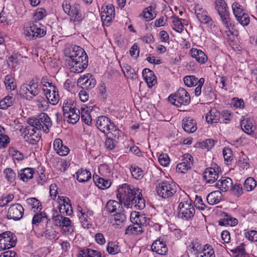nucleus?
<instances>
[{"label":"nucleus","mask_w":257,"mask_h":257,"mask_svg":"<svg viewBox=\"0 0 257 257\" xmlns=\"http://www.w3.org/2000/svg\"><path fill=\"white\" fill-rule=\"evenodd\" d=\"M151 248L153 251L161 255H165L168 251L166 243L160 239L154 241Z\"/></svg>","instance_id":"b1692460"},{"label":"nucleus","mask_w":257,"mask_h":257,"mask_svg":"<svg viewBox=\"0 0 257 257\" xmlns=\"http://www.w3.org/2000/svg\"><path fill=\"white\" fill-rule=\"evenodd\" d=\"M221 174V168L216 164H214L205 169L203 173V178L206 183L212 184L217 180Z\"/></svg>","instance_id":"f8f14e48"},{"label":"nucleus","mask_w":257,"mask_h":257,"mask_svg":"<svg viewBox=\"0 0 257 257\" xmlns=\"http://www.w3.org/2000/svg\"><path fill=\"white\" fill-rule=\"evenodd\" d=\"M182 127L188 133H193L197 130V124L193 118L186 117L182 120Z\"/></svg>","instance_id":"393cba45"},{"label":"nucleus","mask_w":257,"mask_h":257,"mask_svg":"<svg viewBox=\"0 0 257 257\" xmlns=\"http://www.w3.org/2000/svg\"><path fill=\"white\" fill-rule=\"evenodd\" d=\"M46 15V11L43 9H39L36 11L34 15L35 21H40L43 19Z\"/></svg>","instance_id":"e2e57ef3"},{"label":"nucleus","mask_w":257,"mask_h":257,"mask_svg":"<svg viewBox=\"0 0 257 257\" xmlns=\"http://www.w3.org/2000/svg\"><path fill=\"white\" fill-rule=\"evenodd\" d=\"M34 169L32 168H26L20 170L18 172V177L24 182H27L33 177Z\"/></svg>","instance_id":"c85d7f7f"},{"label":"nucleus","mask_w":257,"mask_h":257,"mask_svg":"<svg viewBox=\"0 0 257 257\" xmlns=\"http://www.w3.org/2000/svg\"><path fill=\"white\" fill-rule=\"evenodd\" d=\"M188 250L195 254H199L200 251L202 250L201 243L197 239H193L188 246Z\"/></svg>","instance_id":"ea45409f"},{"label":"nucleus","mask_w":257,"mask_h":257,"mask_svg":"<svg viewBox=\"0 0 257 257\" xmlns=\"http://www.w3.org/2000/svg\"><path fill=\"white\" fill-rule=\"evenodd\" d=\"M156 191L160 197L167 199L172 197L175 194L176 187L172 182L163 181L157 185Z\"/></svg>","instance_id":"0eeeda50"},{"label":"nucleus","mask_w":257,"mask_h":257,"mask_svg":"<svg viewBox=\"0 0 257 257\" xmlns=\"http://www.w3.org/2000/svg\"><path fill=\"white\" fill-rule=\"evenodd\" d=\"M195 12L198 20L201 23L209 24L212 22L211 19L207 15L206 12L203 11L202 9L196 7Z\"/></svg>","instance_id":"f704fd0d"},{"label":"nucleus","mask_w":257,"mask_h":257,"mask_svg":"<svg viewBox=\"0 0 257 257\" xmlns=\"http://www.w3.org/2000/svg\"><path fill=\"white\" fill-rule=\"evenodd\" d=\"M77 211L83 228H89L91 225V217L93 216V211L89 209L83 204H79L77 205Z\"/></svg>","instance_id":"1a4fd4ad"},{"label":"nucleus","mask_w":257,"mask_h":257,"mask_svg":"<svg viewBox=\"0 0 257 257\" xmlns=\"http://www.w3.org/2000/svg\"><path fill=\"white\" fill-rule=\"evenodd\" d=\"M93 180L95 185L101 189H105L109 187L111 182L107 179L99 177L97 175H94Z\"/></svg>","instance_id":"2f4dec72"},{"label":"nucleus","mask_w":257,"mask_h":257,"mask_svg":"<svg viewBox=\"0 0 257 257\" xmlns=\"http://www.w3.org/2000/svg\"><path fill=\"white\" fill-rule=\"evenodd\" d=\"M222 193L220 191H214L210 193L207 196L206 199L210 205L218 203L221 200Z\"/></svg>","instance_id":"72a5a7b5"},{"label":"nucleus","mask_w":257,"mask_h":257,"mask_svg":"<svg viewBox=\"0 0 257 257\" xmlns=\"http://www.w3.org/2000/svg\"><path fill=\"white\" fill-rule=\"evenodd\" d=\"M24 209L20 204L16 203L12 205L8 210V217L9 219H13L18 220L23 216Z\"/></svg>","instance_id":"f3484780"},{"label":"nucleus","mask_w":257,"mask_h":257,"mask_svg":"<svg viewBox=\"0 0 257 257\" xmlns=\"http://www.w3.org/2000/svg\"><path fill=\"white\" fill-rule=\"evenodd\" d=\"M135 217L134 218V224L129 225L125 229V234L131 235H139L143 231V226L146 223L145 217L144 215L139 214V213H135Z\"/></svg>","instance_id":"6e6552de"},{"label":"nucleus","mask_w":257,"mask_h":257,"mask_svg":"<svg viewBox=\"0 0 257 257\" xmlns=\"http://www.w3.org/2000/svg\"><path fill=\"white\" fill-rule=\"evenodd\" d=\"M193 163L192 156L190 154H185L183 156L182 162L177 165L176 170L178 172L185 173L191 168Z\"/></svg>","instance_id":"6ab92c4d"},{"label":"nucleus","mask_w":257,"mask_h":257,"mask_svg":"<svg viewBox=\"0 0 257 257\" xmlns=\"http://www.w3.org/2000/svg\"><path fill=\"white\" fill-rule=\"evenodd\" d=\"M158 161L162 166L165 167L168 166L170 163V159L167 154H161L158 158Z\"/></svg>","instance_id":"680f3d73"},{"label":"nucleus","mask_w":257,"mask_h":257,"mask_svg":"<svg viewBox=\"0 0 257 257\" xmlns=\"http://www.w3.org/2000/svg\"><path fill=\"white\" fill-rule=\"evenodd\" d=\"M126 221V216L124 211H120L114 214L110 218V223L116 228H121Z\"/></svg>","instance_id":"5701e85b"},{"label":"nucleus","mask_w":257,"mask_h":257,"mask_svg":"<svg viewBox=\"0 0 257 257\" xmlns=\"http://www.w3.org/2000/svg\"><path fill=\"white\" fill-rule=\"evenodd\" d=\"M232 185V180L230 178L226 177H222L216 184V187L219 188L222 192L228 191Z\"/></svg>","instance_id":"bb28decb"},{"label":"nucleus","mask_w":257,"mask_h":257,"mask_svg":"<svg viewBox=\"0 0 257 257\" xmlns=\"http://www.w3.org/2000/svg\"><path fill=\"white\" fill-rule=\"evenodd\" d=\"M17 243L16 236L10 231H6L0 234V250L10 249Z\"/></svg>","instance_id":"9b49d317"},{"label":"nucleus","mask_w":257,"mask_h":257,"mask_svg":"<svg viewBox=\"0 0 257 257\" xmlns=\"http://www.w3.org/2000/svg\"><path fill=\"white\" fill-rule=\"evenodd\" d=\"M121 131L117 128L113 124L110 127V131L107 132L106 135H107V136H108V137L115 140L118 139L119 137H121Z\"/></svg>","instance_id":"de8ad7c7"},{"label":"nucleus","mask_w":257,"mask_h":257,"mask_svg":"<svg viewBox=\"0 0 257 257\" xmlns=\"http://www.w3.org/2000/svg\"><path fill=\"white\" fill-rule=\"evenodd\" d=\"M143 16L144 18L147 21H150L154 19L156 16L155 11H153L152 7H148L144 10L143 14H141V16Z\"/></svg>","instance_id":"09e8293b"},{"label":"nucleus","mask_w":257,"mask_h":257,"mask_svg":"<svg viewBox=\"0 0 257 257\" xmlns=\"http://www.w3.org/2000/svg\"><path fill=\"white\" fill-rule=\"evenodd\" d=\"M245 236L248 240L252 241H257V231L251 230L245 233Z\"/></svg>","instance_id":"774afa93"},{"label":"nucleus","mask_w":257,"mask_h":257,"mask_svg":"<svg viewBox=\"0 0 257 257\" xmlns=\"http://www.w3.org/2000/svg\"><path fill=\"white\" fill-rule=\"evenodd\" d=\"M113 124V123L111 122L110 119L105 116L98 117L96 121L97 127L105 134L110 131V128Z\"/></svg>","instance_id":"aec40b11"},{"label":"nucleus","mask_w":257,"mask_h":257,"mask_svg":"<svg viewBox=\"0 0 257 257\" xmlns=\"http://www.w3.org/2000/svg\"><path fill=\"white\" fill-rule=\"evenodd\" d=\"M117 198L126 207L142 210L145 207V201L143 198L142 190L127 184H123L118 189Z\"/></svg>","instance_id":"f257e3e1"},{"label":"nucleus","mask_w":257,"mask_h":257,"mask_svg":"<svg viewBox=\"0 0 257 257\" xmlns=\"http://www.w3.org/2000/svg\"><path fill=\"white\" fill-rule=\"evenodd\" d=\"M9 152L14 160L22 161L24 159L23 154L15 148H9Z\"/></svg>","instance_id":"603ef678"},{"label":"nucleus","mask_w":257,"mask_h":257,"mask_svg":"<svg viewBox=\"0 0 257 257\" xmlns=\"http://www.w3.org/2000/svg\"><path fill=\"white\" fill-rule=\"evenodd\" d=\"M36 102L37 106L41 110H46L49 107V101L42 96L38 97Z\"/></svg>","instance_id":"3c124183"},{"label":"nucleus","mask_w":257,"mask_h":257,"mask_svg":"<svg viewBox=\"0 0 257 257\" xmlns=\"http://www.w3.org/2000/svg\"><path fill=\"white\" fill-rule=\"evenodd\" d=\"M232 9L233 14L235 18H239V16L245 14L243 12L242 6L237 2H234L232 4Z\"/></svg>","instance_id":"5fc2aeb1"},{"label":"nucleus","mask_w":257,"mask_h":257,"mask_svg":"<svg viewBox=\"0 0 257 257\" xmlns=\"http://www.w3.org/2000/svg\"><path fill=\"white\" fill-rule=\"evenodd\" d=\"M231 190L233 193L237 197L240 196L243 193L241 185L238 183H236L233 186H231Z\"/></svg>","instance_id":"338daca9"},{"label":"nucleus","mask_w":257,"mask_h":257,"mask_svg":"<svg viewBox=\"0 0 257 257\" xmlns=\"http://www.w3.org/2000/svg\"><path fill=\"white\" fill-rule=\"evenodd\" d=\"M4 83L7 90H14L17 88L16 80L12 74H9L5 76Z\"/></svg>","instance_id":"4c0bfd02"},{"label":"nucleus","mask_w":257,"mask_h":257,"mask_svg":"<svg viewBox=\"0 0 257 257\" xmlns=\"http://www.w3.org/2000/svg\"><path fill=\"white\" fill-rule=\"evenodd\" d=\"M50 221V219H48L47 222V226L45 231L42 233V236L45 237L46 238L49 239H55L57 234V232L55 229L51 226L49 227L48 226V222Z\"/></svg>","instance_id":"79ce46f5"},{"label":"nucleus","mask_w":257,"mask_h":257,"mask_svg":"<svg viewBox=\"0 0 257 257\" xmlns=\"http://www.w3.org/2000/svg\"><path fill=\"white\" fill-rule=\"evenodd\" d=\"M238 165L243 170H247L250 166L249 159L244 155H243L239 158Z\"/></svg>","instance_id":"4d7b16f0"},{"label":"nucleus","mask_w":257,"mask_h":257,"mask_svg":"<svg viewBox=\"0 0 257 257\" xmlns=\"http://www.w3.org/2000/svg\"><path fill=\"white\" fill-rule=\"evenodd\" d=\"M244 188L247 191L253 190L256 186V181L252 177H248L244 182Z\"/></svg>","instance_id":"a18cd8bd"},{"label":"nucleus","mask_w":257,"mask_h":257,"mask_svg":"<svg viewBox=\"0 0 257 257\" xmlns=\"http://www.w3.org/2000/svg\"><path fill=\"white\" fill-rule=\"evenodd\" d=\"M194 203L196 208L200 210H204L206 207V205L203 203L202 198L200 196H196Z\"/></svg>","instance_id":"69168bd1"},{"label":"nucleus","mask_w":257,"mask_h":257,"mask_svg":"<svg viewBox=\"0 0 257 257\" xmlns=\"http://www.w3.org/2000/svg\"><path fill=\"white\" fill-rule=\"evenodd\" d=\"M53 148L56 153L61 156L67 155L70 151L69 148L63 144L60 139H56L54 141Z\"/></svg>","instance_id":"4be33fe9"},{"label":"nucleus","mask_w":257,"mask_h":257,"mask_svg":"<svg viewBox=\"0 0 257 257\" xmlns=\"http://www.w3.org/2000/svg\"><path fill=\"white\" fill-rule=\"evenodd\" d=\"M40 92L37 79H32L29 84H23L20 88V93L28 100H32Z\"/></svg>","instance_id":"39448f33"},{"label":"nucleus","mask_w":257,"mask_h":257,"mask_svg":"<svg viewBox=\"0 0 257 257\" xmlns=\"http://www.w3.org/2000/svg\"><path fill=\"white\" fill-rule=\"evenodd\" d=\"M101 20L103 23H109L115 16L114 7L112 4L103 6L101 7Z\"/></svg>","instance_id":"a211bd4d"},{"label":"nucleus","mask_w":257,"mask_h":257,"mask_svg":"<svg viewBox=\"0 0 257 257\" xmlns=\"http://www.w3.org/2000/svg\"><path fill=\"white\" fill-rule=\"evenodd\" d=\"M132 176L136 180H140L144 176L143 171L142 169L136 165H131L130 167Z\"/></svg>","instance_id":"a19ab883"},{"label":"nucleus","mask_w":257,"mask_h":257,"mask_svg":"<svg viewBox=\"0 0 257 257\" xmlns=\"http://www.w3.org/2000/svg\"><path fill=\"white\" fill-rule=\"evenodd\" d=\"M45 95L49 102L53 105L56 104L59 100L58 90L56 86H51V89L43 88Z\"/></svg>","instance_id":"412c9836"},{"label":"nucleus","mask_w":257,"mask_h":257,"mask_svg":"<svg viewBox=\"0 0 257 257\" xmlns=\"http://www.w3.org/2000/svg\"><path fill=\"white\" fill-rule=\"evenodd\" d=\"M238 221L235 218L231 217L230 216L226 214L225 217L219 220V224L223 226L229 225L230 226H235L237 224Z\"/></svg>","instance_id":"c03bdc74"},{"label":"nucleus","mask_w":257,"mask_h":257,"mask_svg":"<svg viewBox=\"0 0 257 257\" xmlns=\"http://www.w3.org/2000/svg\"><path fill=\"white\" fill-rule=\"evenodd\" d=\"M27 204L34 209V211H40L42 209L40 201L36 198H29L26 200Z\"/></svg>","instance_id":"58836bf2"},{"label":"nucleus","mask_w":257,"mask_h":257,"mask_svg":"<svg viewBox=\"0 0 257 257\" xmlns=\"http://www.w3.org/2000/svg\"><path fill=\"white\" fill-rule=\"evenodd\" d=\"M24 33L28 40H32L44 36L46 31L45 26L39 22H30L25 27Z\"/></svg>","instance_id":"7ed1b4c3"},{"label":"nucleus","mask_w":257,"mask_h":257,"mask_svg":"<svg viewBox=\"0 0 257 257\" xmlns=\"http://www.w3.org/2000/svg\"><path fill=\"white\" fill-rule=\"evenodd\" d=\"M107 251L109 254L114 255L119 251V249L115 242H109L107 246Z\"/></svg>","instance_id":"052dcab7"},{"label":"nucleus","mask_w":257,"mask_h":257,"mask_svg":"<svg viewBox=\"0 0 257 257\" xmlns=\"http://www.w3.org/2000/svg\"><path fill=\"white\" fill-rule=\"evenodd\" d=\"M240 125L242 131L249 135H251L254 132L255 128L252 120L250 119H243L241 121Z\"/></svg>","instance_id":"473e14b6"},{"label":"nucleus","mask_w":257,"mask_h":257,"mask_svg":"<svg viewBox=\"0 0 257 257\" xmlns=\"http://www.w3.org/2000/svg\"><path fill=\"white\" fill-rule=\"evenodd\" d=\"M178 215L181 218L188 220L193 217L195 214V209L191 202H181L178 206Z\"/></svg>","instance_id":"ddd939ff"},{"label":"nucleus","mask_w":257,"mask_h":257,"mask_svg":"<svg viewBox=\"0 0 257 257\" xmlns=\"http://www.w3.org/2000/svg\"><path fill=\"white\" fill-rule=\"evenodd\" d=\"M169 101L177 107L188 105L191 100L188 92L183 88H180L174 94H171Z\"/></svg>","instance_id":"423d86ee"},{"label":"nucleus","mask_w":257,"mask_h":257,"mask_svg":"<svg viewBox=\"0 0 257 257\" xmlns=\"http://www.w3.org/2000/svg\"><path fill=\"white\" fill-rule=\"evenodd\" d=\"M77 257H101V254L97 250L86 248L79 250Z\"/></svg>","instance_id":"c9c22d12"},{"label":"nucleus","mask_w":257,"mask_h":257,"mask_svg":"<svg viewBox=\"0 0 257 257\" xmlns=\"http://www.w3.org/2000/svg\"><path fill=\"white\" fill-rule=\"evenodd\" d=\"M105 208L106 211L110 213H116L120 211H124L122 205L115 200L108 201L106 203Z\"/></svg>","instance_id":"cd10ccee"},{"label":"nucleus","mask_w":257,"mask_h":257,"mask_svg":"<svg viewBox=\"0 0 257 257\" xmlns=\"http://www.w3.org/2000/svg\"><path fill=\"white\" fill-rule=\"evenodd\" d=\"M45 218L47 219V216L45 213L42 212L39 213H36L33 218L32 224L33 225H38Z\"/></svg>","instance_id":"bf43d9fd"},{"label":"nucleus","mask_w":257,"mask_h":257,"mask_svg":"<svg viewBox=\"0 0 257 257\" xmlns=\"http://www.w3.org/2000/svg\"><path fill=\"white\" fill-rule=\"evenodd\" d=\"M206 120L209 123H216L219 122L220 119V112L216 109L213 108L207 113Z\"/></svg>","instance_id":"7c9ffc66"},{"label":"nucleus","mask_w":257,"mask_h":257,"mask_svg":"<svg viewBox=\"0 0 257 257\" xmlns=\"http://www.w3.org/2000/svg\"><path fill=\"white\" fill-rule=\"evenodd\" d=\"M215 4V8L217 11L218 14L227 12V5L224 0H216Z\"/></svg>","instance_id":"6e6d98bb"},{"label":"nucleus","mask_w":257,"mask_h":257,"mask_svg":"<svg viewBox=\"0 0 257 257\" xmlns=\"http://www.w3.org/2000/svg\"><path fill=\"white\" fill-rule=\"evenodd\" d=\"M62 8L65 14L71 17L70 22L74 26V28L79 27L84 18L80 6L70 1L65 0L62 3Z\"/></svg>","instance_id":"f03ea898"},{"label":"nucleus","mask_w":257,"mask_h":257,"mask_svg":"<svg viewBox=\"0 0 257 257\" xmlns=\"http://www.w3.org/2000/svg\"><path fill=\"white\" fill-rule=\"evenodd\" d=\"M4 173L7 180L10 183H13L15 181L16 178V174L11 168H6L4 170Z\"/></svg>","instance_id":"864d4df0"},{"label":"nucleus","mask_w":257,"mask_h":257,"mask_svg":"<svg viewBox=\"0 0 257 257\" xmlns=\"http://www.w3.org/2000/svg\"><path fill=\"white\" fill-rule=\"evenodd\" d=\"M26 134L25 135L24 139L26 142L32 145L36 144L41 139L40 131H37L36 128L32 125H29L26 127Z\"/></svg>","instance_id":"2eb2a0df"},{"label":"nucleus","mask_w":257,"mask_h":257,"mask_svg":"<svg viewBox=\"0 0 257 257\" xmlns=\"http://www.w3.org/2000/svg\"><path fill=\"white\" fill-rule=\"evenodd\" d=\"M52 219L55 225L65 227L68 233L71 234L74 231V227L72 224L70 218L59 214L57 210L53 211Z\"/></svg>","instance_id":"9d476101"},{"label":"nucleus","mask_w":257,"mask_h":257,"mask_svg":"<svg viewBox=\"0 0 257 257\" xmlns=\"http://www.w3.org/2000/svg\"><path fill=\"white\" fill-rule=\"evenodd\" d=\"M88 63V56L85 53L80 58L75 59L73 61H70L68 62V64L71 67L70 69L72 72L80 73L87 67Z\"/></svg>","instance_id":"4468645a"},{"label":"nucleus","mask_w":257,"mask_h":257,"mask_svg":"<svg viewBox=\"0 0 257 257\" xmlns=\"http://www.w3.org/2000/svg\"><path fill=\"white\" fill-rule=\"evenodd\" d=\"M14 98L12 96H7L0 101V108L7 109L13 104Z\"/></svg>","instance_id":"8fccbe9b"},{"label":"nucleus","mask_w":257,"mask_h":257,"mask_svg":"<svg viewBox=\"0 0 257 257\" xmlns=\"http://www.w3.org/2000/svg\"><path fill=\"white\" fill-rule=\"evenodd\" d=\"M63 114H68V112L72 109H75L73 106V102L71 99H66L64 101L63 104Z\"/></svg>","instance_id":"13d9d810"},{"label":"nucleus","mask_w":257,"mask_h":257,"mask_svg":"<svg viewBox=\"0 0 257 257\" xmlns=\"http://www.w3.org/2000/svg\"><path fill=\"white\" fill-rule=\"evenodd\" d=\"M223 156L225 161L230 162L232 159V154L231 150L229 148H224L222 151Z\"/></svg>","instance_id":"0e129e2a"},{"label":"nucleus","mask_w":257,"mask_h":257,"mask_svg":"<svg viewBox=\"0 0 257 257\" xmlns=\"http://www.w3.org/2000/svg\"><path fill=\"white\" fill-rule=\"evenodd\" d=\"M172 28L174 30L179 33H181L184 30V26L181 22L182 19H179L176 16H173L172 18Z\"/></svg>","instance_id":"37998d69"},{"label":"nucleus","mask_w":257,"mask_h":257,"mask_svg":"<svg viewBox=\"0 0 257 257\" xmlns=\"http://www.w3.org/2000/svg\"><path fill=\"white\" fill-rule=\"evenodd\" d=\"M199 79L193 75H188L184 78L185 84L188 87H193L197 85Z\"/></svg>","instance_id":"49530a36"},{"label":"nucleus","mask_w":257,"mask_h":257,"mask_svg":"<svg viewBox=\"0 0 257 257\" xmlns=\"http://www.w3.org/2000/svg\"><path fill=\"white\" fill-rule=\"evenodd\" d=\"M91 173L86 170L81 169L76 173V178L79 182L84 183L87 182L91 178Z\"/></svg>","instance_id":"e433bc0d"},{"label":"nucleus","mask_w":257,"mask_h":257,"mask_svg":"<svg viewBox=\"0 0 257 257\" xmlns=\"http://www.w3.org/2000/svg\"><path fill=\"white\" fill-rule=\"evenodd\" d=\"M86 53L83 49L78 46H71L65 50V55L69 59H67L69 62L73 61L75 59L79 58Z\"/></svg>","instance_id":"dca6fc26"},{"label":"nucleus","mask_w":257,"mask_h":257,"mask_svg":"<svg viewBox=\"0 0 257 257\" xmlns=\"http://www.w3.org/2000/svg\"><path fill=\"white\" fill-rule=\"evenodd\" d=\"M190 55L197 62L200 64H204L207 61V57L205 53L201 50L192 48L190 52Z\"/></svg>","instance_id":"a878e982"},{"label":"nucleus","mask_w":257,"mask_h":257,"mask_svg":"<svg viewBox=\"0 0 257 257\" xmlns=\"http://www.w3.org/2000/svg\"><path fill=\"white\" fill-rule=\"evenodd\" d=\"M80 110L78 109H72L71 111L68 112V114H63L64 117L67 118V121L70 123H76L80 118Z\"/></svg>","instance_id":"c756f323"},{"label":"nucleus","mask_w":257,"mask_h":257,"mask_svg":"<svg viewBox=\"0 0 257 257\" xmlns=\"http://www.w3.org/2000/svg\"><path fill=\"white\" fill-rule=\"evenodd\" d=\"M29 125L35 127L37 131L43 130L46 133L49 131L52 126V121L49 116L45 113H42L37 117H31L28 120Z\"/></svg>","instance_id":"20e7f679"}]
</instances>
